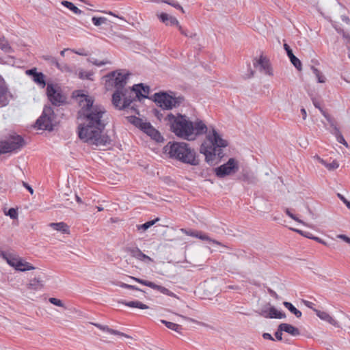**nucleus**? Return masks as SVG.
I'll return each mask as SVG.
<instances>
[{"label":"nucleus","mask_w":350,"mask_h":350,"mask_svg":"<svg viewBox=\"0 0 350 350\" xmlns=\"http://www.w3.org/2000/svg\"><path fill=\"white\" fill-rule=\"evenodd\" d=\"M163 2L173 6L176 9L180 10L183 12H184L183 7L178 2L170 1L169 0H165Z\"/></svg>","instance_id":"obj_45"},{"label":"nucleus","mask_w":350,"mask_h":350,"mask_svg":"<svg viewBox=\"0 0 350 350\" xmlns=\"http://www.w3.org/2000/svg\"><path fill=\"white\" fill-rule=\"evenodd\" d=\"M338 196L340 198V200L346 204V206L350 208V202H349L343 196L338 193Z\"/></svg>","instance_id":"obj_50"},{"label":"nucleus","mask_w":350,"mask_h":350,"mask_svg":"<svg viewBox=\"0 0 350 350\" xmlns=\"http://www.w3.org/2000/svg\"><path fill=\"white\" fill-rule=\"evenodd\" d=\"M344 38L345 39V44L348 49H350V36L344 35Z\"/></svg>","instance_id":"obj_54"},{"label":"nucleus","mask_w":350,"mask_h":350,"mask_svg":"<svg viewBox=\"0 0 350 350\" xmlns=\"http://www.w3.org/2000/svg\"><path fill=\"white\" fill-rule=\"evenodd\" d=\"M130 255L138 260L144 262H152L153 260L148 256L144 254L138 247H130L126 250Z\"/></svg>","instance_id":"obj_18"},{"label":"nucleus","mask_w":350,"mask_h":350,"mask_svg":"<svg viewBox=\"0 0 350 350\" xmlns=\"http://www.w3.org/2000/svg\"><path fill=\"white\" fill-rule=\"evenodd\" d=\"M158 17L162 23L165 24V25L178 27L180 24L176 18L166 13H161L159 15H158Z\"/></svg>","instance_id":"obj_23"},{"label":"nucleus","mask_w":350,"mask_h":350,"mask_svg":"<svg viewBox=\"0 0 350 350\" xmlns=\"http://www.w3.org/2000/svg\"><path fill=\"white\" fill-rule=\"evenodd\" d=\"M55 113L51 107H45L42 115L37 120L36 126L38 129L51 131L53 128Z\"/></svg>","instance_id":"obj_8"},{"label":"nucleus","mask_w":350,"mask_h":350,"mask_svg":"<svg viewBox=\"0 0 350 350\" xmlns=\"http://www.w3.org/2000/svg\"><path fill=\"white\" fill-rule=\"evenodd\" d=\"M314 106L317 107V108H319L321 111L322 112L323 115L324 116V117L327 119V120L331 124L332 126H334V124L332 122V119L331 118V117L327 114L319 106V105L317 103H314Z\"/></svg>","instance_id":"obj_44"},{"label":"nucleus","mask_w":350,"mask_h":350,"mask_svg":"<svg viewBox=\"0 0 350 350\" xmlns=\"http://www.w3.org/2000/svg\"><path fill=\"white\" fill-rule=\"evenodd\" d=\"M131 91L134 92L135 96L139 100L141 98H148L149 87L144 86L142 84H137L135 85Z\"/></svg>","instance_id":"obj_19"},{"label":"nucleus","mask_w":350,"mask_h":350,"mask_svg":"<svg viewBox=\"0 0 350 350\" xmlns=\"http://www.w3.org/2000/svg\"><path fill=\"white\" fill-rule=\"evenodd\" d=\"M165 120L171 131L178 137L184 139L192 140L196 136L206 133V137L201 145L200 152L204 154L206 161L211 162L215 157H223L222 148L228 146V142L214 129L208 130L202 121L192 122L185 116L168 114Z\"/></svg>","instance_id":"obj_1"},{"label":"nucleus","mask_w":350,"mask_h":350,"mask_svg":"<svg viewBox=\"0 0 350 350\" xmlns=\"http://www.w3.org/2000/svg\"><path fill=\"white\" fill-rule=\"evenodd\" d=\"M65 51H66V49L61 51L60 54L62 56H64Z\"/></svg>","instance_id":"obj_64"},{"label":"nucleus","mask_w":350,"mask_h":350,"mask_svg":"<svg viewBox=\"0 0 350 350\" xmlns=\"http://www.w3.org/2000/svg\"><path fill=\"white\" fill-rule=\"evenodd\" d=\"M122 304L130 308H137L139 309H148L149 306L142 303L139 301H122Z\"/></svg>","instance_id":"obj_28"},{"label":"nucleus","mask_w":350,"mask_h":350,"mask_svg":"<svg viewBox=\"0 0 350 350\" xmlns=\"http://www.w3.org/2000/svg\"><path fill=\"white\" fill-rule=\"evenodd\" d=\"M49 226L53 230L61 232L63 234H70L69 226L64 222L50 223Z\"/></svg>","instance_id":"obj_26"},{"label":"nucleus","mask_w":350,"mask_h":350,"mask_svg":"<svg viewBox=\"0 0 350 350\" xmlns=\"http://www.w3.org/2000/svg\"><path fill=\"white\" fill-rule=\"evenodd\" d=\"M107 62H97V61H96V62H94V64L95 65H97V66H102V65H104V64H107Z\"/></svg>","instance_id":"obj_59"},{"label":"nucleus","mask_w":350,"mask_h":350,"mask_svg":"<svg viewBox=\"0 0 350 350\" xmlns=\"http://www.w3.org/2000/svg\"><path fill=\"white\" fill-rule=\"evenodd\" d=\"M163 149L165 154H167L171 159L191 165L199 164L196 152L189 144L185 142H169Z\"/></svg>","instance_id":"obj_3"},{"label":"nucleus","mask_w":350,"mask_h":350,"mask_svg":"<svg viewBox=\"0 0 350 350\" xmlns=\"http://www.w3.org/2000/svg\"><path fill=\"white\" fill-rule=\"evenodd\" d=\"M42 271L31 274L30 276L27 278L28 282L26 284L27 288L32 291H38L43 287V281L41 277Z\"/></svg>","instance_id":"obj_14"},{"label":"nucleus","mask_w":350,"mask_h":350,"mask_svg":"<svg viewBox=\"0 0 350 350\" xmlns=\"http://www.w3.org/2000/svg\"><path fill=\"white\" fill-rule=\"evenodd\" d=\"M72 52H74L76 54H78V55H83V56H86L88 55V53L84 52L83 50H81V51H75V50H72Z\"/></svg>","instance_id":"obj_56"},{"label":"nucleus","mask_w":350,"mask_h":350,"mask_svg":"<svg viewBox=\"0 0 350 350\" xmlns=\"http://www.w3.org/2000/svg\"><path fill=\"white\" fill-rule=\"evenodd\" d=\"M301 113L302 114V116H303V119L305 120L306 118V116H307V113H306V111L305 109L302 108L301 109Z\"/></svg>","instance_id":"obj_58"},{"label":"nucleus","mask_w":350,"mask_h":350,"mask_svg":"<svg viewBox=\"0 0 350 350\" xmlns=\"http://www.w3.org/2000/svg\"><path fill=\"white\" fill-rule=\"evenodd\" d=\"M76 97L81 107L78 112V119L83 121L78 126L79 137L90 145L105 146L109 144L110 138L103 134L106 125L105 109L93 105L92 97L84 94H77Z\"/></svg>","instance_id":"obj_2"},{"label":"nucleus","mask_w":350,"mask_h":350,"mask_svg":"<svg viewBox=\"0 0 350 350\" xmlns=\"http://www.w3.org/2000/svg\"><path fill=\"white\" fill-rule=\"evenodd\" d=\"M46 95L49 101L55 106H60L66 102V96L57 84L48 83Z\"/></svg>","instance_id":"obj_7"},{"label":"nucleus","mask_w":350,"mask_h":350,"mask_svg":"<svg viewBox=\"0 0 350 350\" xmlns=\"http://www.w3.org/2000/svg\"><path fill=\"white\" fill-rule=\"evenodd\" d=\"M41 270L35 265L23 260V278H28L31 274L40 272Z\"/></svg>","instance_id":"obj_21"},{"label":"nucleus","mask_w":350,"mask_h":350,"mask_svg":"<svg viewBox=\"0 0 350 350\" xmlns=\"http://www.w3.org/2000/svg\"><path fill=\"white\" fill-rule=\"evenodd\" d=\"M311 70H312V72L314 74V75L316 76V78L319 83H325L326 78L318 68H317L316 67L312 66H311Z\"/></svg>","instance_id":"obj_32"},{"label":"nucleus","mask_w":350,"mask_h":350,"mask_svg":"<svg viewBox=\"0 0 350 350\" xmlns=\"http://www.w3.org/2000/svg\"><path fill=\"white\" fill-rule=\"evenodd\" d=\"M338 238L342 239L345 242L350 244V238L344 234H340L338 236Z\"/></svg>","instance_id":"obj_52"},{"label":"nucleus","mask_w":350,"mask_h":350,"mask_svg":"<svg viewBox=\"0 0 350 350\" xmlns=\"http://www.w3.org/2000/svg\"><path fill=\"white\" fill-rule=\"evenodd\" d=\"M319 161L323 164L328 170H334L339 167V163L337 161L334 160L331 163H327L323 159L318 157Z\"/></svg>","instance_id":"obj_29"},{"label":"nucleus","mask_w":350,"mask_h":350,"mask_svg":"<svg viewBox=\"0 0 350 350\" xmlns=\"http://www.w3.org/2000/svg\"><path fill=\"white\" fill-rule=\"evenodd\" d=\"M129 284H125V283H121L120 284V286L122 287V288H126V286H128Z\"/></svg>","instance_id":"obj_61"},{"label":"nucleus","mask_w":350,"mask_h":350,"mask_svg":"<svg viewBox=\"0 0 350 350\" xmlns=\"http://www.w3.org/2000/svg\"><path fill=\"white\" fill-rule=\"evenodd\" d=\"M23 187H25L31 195L33 194V189L25 182H23Z\"/></svg>","instance_id":"obj_55"},{"label":"nucleus","mask_w":350,"mask_h":350,"mask_svg":"<svg viewBox=\"0 0 350 350\" xmlns=\"http://www.w3.org/2000/svg\"><path fill=\"white\" fill-rule=\"evenodd\" d=\"M285 213H286V215L290 217L291 219H293V220L296 221L298 223H300V224H302L304 225H305V223L299 219L297 217H296V215H295L294 214H293L288 208H285L284 210Z\"/></svg>","instance_id":"obj_42"},{"label":"nucleus","mask_w":350,"mask_h":350,"mask_svg":"<svg viewBox=\"0 0 350 350\" xmlns=\"http://www.w3.org/2000/svg\"><path fill=\"white\" fill-rule=\"evenodd\" d=\"M317 316L322 321H326L334 327H339L340 325L336 320H335L329 314L325 311L314 310Z\"/></svg>","instance_id":"obj_20"},{"label":"nucleus","mask_w":350,"mask_h":350,"mask_svg":"<svg viewBox=\"0 0 350 350\" xmlns=\"http://www.w3.org/2000/svg\"><path fill=\"white\" fill-rule=\"evenodd\" d=\"M254 65L255 67L259 66L260 71L262 72L264 74L269 76L273 75V69L269 60L266 57L260 55L256 62L254 63Z\"/></svg>","instance_id":"obj_16"},{"label":"nucleus","mask_w":350,"mask_h":350,"mask_svg":"<svg viewBox=\"0 0 350 350\" xmlns=\"http://www.w3.org/2000/svg\"><path fill=\"white\" fill-rule=\"evenodd\" d=\"M282 332H284L283 329H280V325L278 326L277 332L275 333V336L277 340H282Z\"/></svg>","instance_id":"obj_47"},{"label":"nucleus","mask_w":350,"mask_h":350,"mask_svg":"<svg viewBox=\"0 0 350 350\" xmlns=\"http://www.w3.org/2000/svg\"><path fill=\"white\" fill-rule=\"evenodd\" d=\"M239 170V163L234 159L230 158L227 163L220 165L215 169V174L218 177H224L236 173Z\"/></svg>","instance_id":"obj_10"},{"label":"nucleus","mask_w":350,"mask_h":350,"mask_svg":"<svg viewBox=\"0 0 350 350\" xmlns=\"http://www.w3.org/2000/svg\"><path fill=\"white\" fill-rule=\"evenodd\" d=\"M76 201L77 203H79V204L83 202L81 198L78 196H76Z\"/></svg>","instance_id":"obj_60"},{"label":"nucleus","mask_w":350,"mask_h":350,"mask_svg":"<svg viewBox=\"0 0 350 350\" xmlns=\"http://www.w3.org/2000/svg\"><path fill=\"white\" fill-rule=\"evenodd\" d=\"M5 215L9 216L11 219H16L18 217L17 210L14 208H10L7 212L4 211Z\"/></svg>","instance_id":"obj_39"},{"label":"nucleus","mask_w":350,"mask_h":350,"mask_svg":"<svg viewBox=\"0 0 350 350\" xmlns=\"http://www.w3.org/2000/svg\"><path fill=\"white\" fill-rule=\"evenodd\" d=\"M334 134L336 135L338 142H339L340 144H342L347 147L348 144H347V142L345 141V138L343 137V136L342 135V134L340 133L339 129L336 126H334Z\"/></svg>","instance_id":"obj_36"},{"label":"nucleus","mask_w":350,"mask_h":350,"mask_svg":"<svg viewBox=\"0 0 350 350\" xmlns=\"http://www.w3.org/2000/svg\"><path fill=\"white\" fill-rule=\"evenodd\" d=\"M95 327H96L97 328H98L99 329L103 331V332H106L109 334H113V335H117V336H124L125 338H129L130 336L123 332H121L120 331H118V330H116V329H113L111 328H109L107 325H101V324H99V323H92Z\"/></svg>","instance_id":"obj_25"},{"label":"nucleus","mask_w":350,"mask_h":350,"mask_svg":"<svg viewBox=\"0 0 350 350\" xmlns=\"http://www.w3.org/2000/svg\"><path fill=\"white\" fill-rule=\"evenodd\" d=\"M180 231L187 236L198 238L202 241H206L209 243H213L217 245H220L224 247H228L226 245L222 244L221 242L211 239L207 234L198 230H192L181 228Z\"/></svg>","instance_id":"obj_12"},{"label":"nucleus","mask_w":350,"mask_h":350,"mask_svg":"<svg viewBox=\"0 0 350 350\" xmlns=\"http://www.w3.org/2000/svg\"><path fill=\"white\" fill-rule=\"evenodd\" d=\"M159 220V218H156L155 219L146 222L142 225H137V229L138 231H146L147 229L152 226L157 221Z\"/></svg>","instance_id":"obj_33"},{"label":"nucleus","mask_w":350,"mask_h":350,"mask_svg":"<svg viewBox=\"0 0 350 350\" xmlns=\"http://www.w3.org/2000/svg\"><path fill=\"white\" fill-rule=\"evenodd\" d=\"M11 96L4 79L0 76V107L6 106Z\"/></svg>","instance_id":"obj_17"},{"label":"nucleus","mask_w":350,"mask_h":350,"mask_svg":"<svg viewBox=\"0 0 350 350\" xmlns=\"http://www.w3.org/2000/svg\"><path fill=\"white\" fill-rule=\"evenodd\" d=\"M183 100L180 97H173L165 93H157L154 94V101L164 109H171L179 106Z\"/></svg>","instance_id":"obj_9"},{"label":"nucleus","mask_w":350,"mask_h":350,"mask_svg":"<svg viewBox=\"0 0 350 350\" xmlns=\"http://www.w3.org/2000/svg\"><path fill=\"white\" fill-rule=\"evenodd\" d=\"M0 258L5 260L7 263L16 270L22 271V259L14 251H2L0 250Z\"/></svg>","instance_id":"obj_11"},{"label":"nucleus","mask_w":350,"mask_h":350,"mask_svg":"<svg viewBox=\"0 0 350 350\" xmlns=\"http://www.w3.org/2000/svg\"><path fill=\"white\" fill-rule=\"evenodd\" d=\"M128 75V72L123 70H116L106 75L105 78L107 89L114 86L117 90H123V87L126 83Z\"/></svg>","instance_id":"obj_4"},{"label":"nucleus","mask_w":350,"mask_h":350,"mask_svg":"<svg viewBox=\"0 0 350 350\" xmlns=\"http://www.w3.org/2000/svg\"><path fill=\"white\" fill-rule=\"evenodd\" d=\"M177 28L178 29V30L180 31L181 34H183L185 36H190V37L192 36H189V34L187 33V30L184 29L180 24L178 25Z\"/></svg>","instance_id":"obj_49"},{"label":"nucleus","mask_w":350,"mask_h":350,"mask_svg":"<svg viewBox=\"0 0 350 350\" xmlns=\"http://www.w3.org/2000/svg\"><path fill=\"white\" fill-rule=\"evenodd\" d=\"M62 4L70 10L72 11L75 14H81V11L72 3L68 1H62Z\"/></svg>","instance_id":"obj_35"},{"label":"nucleus","mask_w":350,"mask_h":350,"mask_svg":"<svg viewBox=\"0 0 350 350\" xmlns=\"http://www.w3.org/2000/svg\"><path fill=\"white\" fill-rule=\"evenodd\" d=\"M79 77L81 79L92 80L93 72L92 71L80 70L79 72Z\"/></svg>","instance_id":"obj_37"},{"label":"nucleus","mask_w":350,"mask_h":350,"mask_svg":"<svg viewBox=\"0 0 350 350\" xmlns=\"http://www.w3.org/2000/svg\"><path fill=\"white\" fill-rule=\"evenodd\" d=\"M49 302L55 306H59V307H64V304L62 301V300L55 298V297H51L49 299Z\"/></svg>","instance_id":"obj_43"},{"label":"nucleus","mask_w":350,"mask_h":350,"mask_svg":"<svg viewBox=\"0 0 350 350\" xmlns=\"http://www.w3.org/2000/svg\"><path fill=\"white\" fill-rule=\"evenodd\" d=\"M290 230H291L294 232H296L298 234H301V236H304V237H307L310 239H311V237H314V236L310 232H304L301 230H299L297 228H290Z\"/></svg>","instance_id":"obj_40"},{"label":"nucleus","mask_w":350,"mask_h":350,"mask_svg":"<svg viewBox=\"0 0 350 350\" xmlns=\"http://www.w3.org/2000/svg\"><path fill=\"white\" fill-rule=\"evenodd\" d=\"M291 64L299 70L301 71L302 70V64L301 61L295 55L289 58Z\"/></svg>","instance_id":"obj_38"},{"label":"nucleus","mask_w":350,"mask_h":350,"mask_svg":"<svg viewBox=\"0 0 350 350\" xmlns=\"http://www.w3.org/2000/svg\"><path fill=\"white\" fill-rule=\"evenodd\" d=\"M161 322L163 324H164L168 329H170L175 331L178 333H180L183 329L182 326L178 324H176V323H172V322H170V321H167L165 320H161Z\"/></svg>","instance_id":"obj_30"},{"label":"nucleus","mask_w":350,"mask_h":350,"mask_svg":"<svg viewBox=\"0 0 350 350\" xmlns=\"http://www.w3.org/2000/svg\"><path fill=\"white\" fill-rule=\"evenodd\" d=\"M283 304L285 308H286L291 313L294 314L297 318H300L301 317V312L297 310L291 303L284 301Z\"/></svg>","instance_id":"obj_31"},{"label":"nucleus","mask_w":350,"mask_h":350,"mask_svg":"<svg viewBox=\"0 0 350 350\" xmlns=\"http://www.w3.org/2000/svg\"><path fill=\"white\" fill-rule=\"evenodd\" d=\"M280 329H283L284 332L289 334L293 336H297L300 334V331L298 328L288 323H281Z\"/></svg>","instance_id":"obj_27"},{"label":"nucleus","mask_w":350,"mask_h":350,"mask_svg":"<svg viewBox=\"0 0 350 350\" xmlns=\"http://www.w3.org/2000/svg\"><path fill=\"white\" fill-rule=\"evenodd\" d=\"M262 337L265 340H274V338L272 337V336L269 334V333H264L262 334Z\"/></svg>","instance_id":"obj_53"},{"label":"nucleus","mask_w":350,"mask_h":350,"mask_svg":"<svg viewBox=\"0 0 350 350\" xmlns=\"http://www.w3.org/2000/svg\"><path fill=\"white\" fill-rule=\"evenodd\" d=\"M108 14L111 15V16H116V17H118V16H116L115 14H113L112 12H108Z\"/></svg>","instance_id":"obj_63"},{"label":"nucleus","mask_w":350,"mask_h":350,"mask_svg":"<svg viewBox=\"0 0 350 350\" xmlns=\"http://www.w3.org/2000/svg\"><path fill=\"white\" fill-rule=\"evenodd\" d=\"M92 21L93 24L95 26H99L101 24L105 23L106 18H104V17H96V16H94L92 18Z\"/></svg>","instance_id":"obj_41"},{"label":"nucleus","mask_w":350,"mask_h":350,"mask_svg":"<svg viewBox=\"0 0 350 350\" xmlns=\"http://www.w3.org/2000/svg\"><path fill=\"white\" fill-rule=\"evenodd\" d=\"M22 145V136L19 135H10L0 138V155L16 151Z\"/></svg>","instance_id":"obj_5"},{"label":"nucleus","mask_w":350,"mask_h":350,"mask_svg":"<svg viewBox=\"0 0 350 350\" xmlns=\"http://www.w3.org/2000/svg\"><path fill=\"white\" fill-rule=\"evenodd\" d=\"M0 49L5 53H9L12 50L8 41L4 37L0 38Z\"/></svg>","instance_id":"obj_34"},{"label":"nucleus","mask_w":350,"mask_h":350,"mask_svg":"<svg viewBox=\"0 0 350 350\" xmlns=\"http://www.w3.org/2000/svg\"><path fill=\"white\" fill-rule=\"evenodd\" d=\"M26 74L28 75H31L33 77V80L40 85L42 88H44L46 85L44 80V75L42 72H37L36 70L31 69L26 70Z\"/></svg>","instance_id":"obj_22"},{"label":"nucleus","mask_w":350,"mask_h":350,"mask_svg":"<svg viewBox=\"0 0 350 350\" xmlns=\"http://www.w3.org/2000/svg\"><path fill=\"white\" fill-rule=\"evenodd\" d=\"M302 302L306 307L312 309V310L314 311V310H317L314 308L315 304L313 302L308 300H302Z\"/></svg>","instance_id":"obj_46"},{"label":"nucleus","mask_w":350,"mask_h":350,"mask_svg":"<svg viewBox=\"0 0 350 350\" xmlns=\"http://www.w3.org/2000/svg\"><path fill=\"white\" fill-rule=\"evenodd\" d=\"M126 288L127 289H131V290H136V291H139V288H137V286H133V285H130V284H129L128 286H126Z\"/></svg>","instance_id":"obj_57"},{"label":"nucleus","mask_w":350,"mask_h":350,"mask_svg":"<svg viewBox=\"0 0 350 350\" xmlns=\"http://www.w3.org/2000/svg\"><path fill=\"white\" fill-rule=\"evenodd\" d=\"M130 278L132 280L136 281L137 282H138V283H139L141 284H143L144 286H148V287H150V288H152L154 290L158 291L159 292H160L162 294L166 295L172 297H176V295L173 292H172L168 288H165V287H164L163 286L158 285V284H154L152 282L145 280H142V279L137 278H135V277H133V276H130Z\"/></svg>","instance_id":"obj_13"},{"label":"nucleus","mask_w":350,"mask_h":350,"mask_svg":"<svg viewBox=\"0 0 350 350\" xmlns=\"http://www.w3.org/2000/svg\"><path fill=\"white\" fill-rule=\"evenodd\" d=\"M125 96V93L123 92V90H117L112 96L113 105L118 109H124L128 107L131 100L124 98L122 100V97Z\"/></svg>","instance_id":"obj_15"},{"label":"nucleus","mask_w":350,"mask_h":350,"mask_svg":"<svg viewBox=\"0 0 350 350\" xmlns=\"http://www.w3.org/2000/svg\"><path fill=\"white\" fill-rule=\"evenodd\" d=\"M96 208L98 210V211H103V208L101 207V206H96Z\"/></svg>","instance_id":"obj_62"},{"label":"nucleus","mask_w":350,"mask_h":350,"mask_svg":"<svg viewBox=\"0 0 350 350\" xmlns=\"http://www.w3.org/2000/svg\"><path fill=\"white\" fill-rule=\"evenodd\" d=\"M311 239L312 240H314L316 241L317 242L319 243H321L324 245H327V243L323 240L322 239H321L320 237H311Z\"/></svg>","instance_id":"obj_51"},{"label":"nucleus","mask_w":350,"mask_h":350,"mask_svg":"<svg viewBox=\"0 0 350 350\" xmlns=\"http://www.w3.org/2000/svg\"><path fill=\"white\" fill-rule=\"evenodd\" d=\"M284 49H285L288 58H291V57H293L294 55L291 49L290 48V46L287 44L285 43L284 44Z\"/></svg>","instance_id":"obj_48"},{"label":"nucleus","mask_w":350,"mask_h":350,"mask_svg":"<svg viewBox=\"0 0 350 350\" xmlns=\"http://www.w3.org/2000/svg\"><path fill=\"white\" fill-rule=\"evenodd\" d=\"M130 121L156 142H159L163 140V137L161 133L155 129L150 122H145L142 119L137 117H131Z\"/></svg>","instance_id":"obj_6"},{"label":"nucleus","mask_w":350,"mask_h":350,"mask_svg":"<svg viewBox=\"0 0 350 350\" xmlns=\"http://www.w3.org/2000/svg\"><path fill=\"white\" fill-rule=\"evenodd\" d=\"M262 315L266 318L271 319H281L286 317V314L284 312L277 310L275 307H270L267 313H266V312H263Z\"/></svg>","instance_id":"obj_24"}]
</instances>
